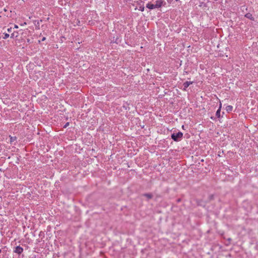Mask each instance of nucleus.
<instances>
[{"mask_svg": "<svg viewBox=\"0 0 258 258\" xmlns=\"http://www.w3.org/2000/svg\"><path fill=\"white\" fill-rule=\"evenodd\" d=\"M11 29H12V28H8V29H7V31H8L9 32H10L11 31Z\"/></svg>", "mask_w": 258, "mask_h": 258, "instance_id": "obj_12", "label": "nucleus"}, {"mask_svg": "<svg viewBox=\"0 0 258 258\" xmlns=\"http://www.w3.org/2000/svg\"><path fill=\"white\" fill-rule=\"evenodd\" d=\"M221 107H222V104L220 102L219 109L217 110L216 113V115L218 118H219L220 117V112H221Z\"/></svg>", "mask_w": 258, "mask_h": 258, "instance_id": "obj_5", "label": "nucleus"}, {"mask_svg": "<svg viewBox=\"0 0 258 258\" xmlns=\"http://www.w3.org/2000/svg\"><path fill=\"white\" fill-rule=\"evenodd\" d=\"M225 109L228 112H231L233 109V106L231 105H227Z\"/></svg>", "mask_w": 258, "mask_h": 258, "instance_id": "obj_7", "label": "nucleus"}, {"mask_svg": "<svg viewBox=\"0 0 258 258\" xmlns=\"http://www.w3.org/2000/svg\"><path fill=\"white\" fill-rule=\"evenodd\" d=\"M69 122H67L66 125H64V127H67L69 125Z\"/></svg>", "mask_w": 258, "mask_h": 258, "instance_id": "obj_14", "label": "nucleus"}, {"mask_svg": "<svg viewBox=\"0 0 258 258\" xmlns=\"http://www.w3.org/2000/svg\"><path fill=\"white\" fill-rule=\"evenodd\" d=\"M163 1L162 0H157L155 2V4L149 3L147 4L146 7L150 10L156 8H159L163 5Z\"/></svg>", "mask_w": 258, "mask_h": 258, "instance_id": "obj_1", "label": "nucleus"}, {"mask_svg": "<svg viewBox=\"0 0 258 258\" xmlns=\"http://www.w3.org/2000/svg\"><path fill=\"white\" fill-rule=\"evenodd\" d=\"M2 252V250L0 249V253Z\"/></svg>", "mask_w": 258, "mask_h": 258, "instance_id": "obj_17", "label": "nucleus"}, {"mask_svg": "<svg viewBox=\"0 0 258 258\" xmlns=\"http://www.w3.org/2000/svg\"><path fill=\"white\" fill-rule=\"evenodd\" d=\"M13 36H14V34H12L11 37H13Z\"/></svg>", "mask_w": 258, "mask_h": 258, "instance_id": "obj_16", "label": "nucleus"}, {"mask_svg": "<svg viewBox=\"0 0 258 258\" xmlns=\"http://www.w3.org/2000/svg\"><path fill=\"white\" fill-rule=\"evenodd\" d=\"M23 250H24L23 248L22 247H21L20 246H17L15 248V249L14 250V252L15 253L20 254L23 252Z\"/></svg>", "mask_w": 258, "mask_h": 258, "instance_id": "obj_3", "label": "nucleus"}, {"mask_svg": "<svg viewBox=\"0 0 258 258\" xmlns=\"http://www.w3.org/2000/svg\"><path fill=\"white\" fill-rule=\"evenodd\" d=\"M183 136V134L179 132L177 133H174L172 134L171 135V138L173 139L174 141H179L181 139H182Z\"/></svg>", "mask_w": 258, "mask_h": 258, "instance_id": "obj_2", "label": "nucleus"}, {"mask_svg": "<svg viewBox=\"0 0 258 258\" xmlns=\"http://www.w3.org/2000/svg\"><path fill=\"white\" fill-rule=\"evenodd\" d=\"M14 28L17 29L18 28V26L17 25H15Z\"/></svg>", "mask_w": 258, "mask_h": 258, "instance_id": "obj_13", "label": "nucleus"}, {"mask_svg": "<svg viewBox=\"0 0 258 258\" xmlns=\"http://www.w3.org/2000/svg\"><path fill=\"white\" fill-rule=\"evenodd\" d=\"M16 139V137H11V138H10V142L11 143L13 142L14 141H15Z\"/></svg>", "mask_w": 258, "mask_h": 258, "instance_id": "obj_11", "label": "nucleus"}, {"mask_svg": "<svg viewBox=\"0 0 258 258\" xmlns=\"http://www.w3.org/2000/svg\"><path fill=\"white\" fill-rule=\"evenodd\" d=\"M144 9H145V8H144V6L143 5H141V6H140L139 7V10H140V11H141L142 12L144 11Z\"/></svg>", "mask_w": 258, "mask_h": 258, "instance_id": "obj_8", "label": "nucleus"}, {"mask_svg": "<svg viewBox=\"0 0 258 258\" xmlns=\"http://www.w3.org/2000/svg\"><path fill=\"white\" fill-rule=\"evenodd\" d=\"M192 84V82H188V81H186L185 82H184L183 84V87H184V90H185L187 88H188V87L190 85V84Z\"/></svg>", "mask_w": 258, "mask_h": 258, "instance_id": "obj_4", "label": "nucleus"}, {"mask_svg": "<svg viewBox=\"0 0 258 258\" xmlns=\"http://www.w3.org/2000/svg\"><path fill=\"white\" fill-rule=\"evenodd\" d=\"M245 17L251 20H254V18L252 17V15L250 13H247L245 15Z\"/></svg>", "mask_w": 258, "mask_h": 258, "instance_id": "obj_6", "label": "nucleus"}, {"mask_svg": "<svg viewBox=\"0 0 258 258\" xmlns=\"http://www.w3.org/2000/svg\"><path fill=\"white\" fill-rule=\"evenodd\" d=\"M9 34L8 33H5L4 34V37H3L4 39H6L8 38L9 37Z\"/></svg>", "mask_w": 258, "mask_h": 258, "instance_id": "obj_10", "label": "nucleus"}, {"mask_svg": "<svg viewBox=\"0 0 258 258\" xmlns=\"http://www.w3.org/2000/svg\"><path fill=\"white\" fill-rule=\"evenodd\" d=\"M145 197H146L148 199H151L152 197V195L147 194L144 195Z\"/></svg>", "mask_w": 258, "mask_h": 258, "instance_id": "obj_9", "label": "nucleus"}, {"mask_svg": "<svg viewBox=\"0 0 258 258\" xmlns=\"http://www.w3.org/2000/svg\"><path fill=\"white\" fill-rule=\"evenodd\" d=\"M45 39V37H43V39H42V40H44Z\"/></svg>", "mask_w": 258, "mask_h": 258, "instance_id": "obj_15", "label": "nucleus"}]
</instances>
